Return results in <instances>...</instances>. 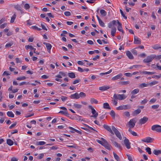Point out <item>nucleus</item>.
<instances>
[{"instance_id":"obj_1","label":"nucleus","mask_w":161,"mask_h":161,"mask_svg":"<svg viewBox=\"0 0 161 161\" xmlns=\"http://www.w3.org/2000/svg\"><path fill=\"white\" fill-rule=\"evenodd\" d=\"M126 97V96L124 94H114L113 96V98L117 99V100H122L125 99Z\"/></svg>"},{"instance_id":"obj_2","label":"nucleus","mask_w":161,"mask_h":161,"mask_svg":"<svg viewBox=\"0 0 161 161\" xmlns=\"http://www.w3.org/2000/svg\"><path fill=\"white\" fill-rule=\"evenodd\" d=\"M136 122V121L135 119H131L127 123V125L129 127V129H131V128L134 127Z\"/></svg>"},{"instance_id":"obj_3","label":"nucleus","mask_w":161,"mask_h":161,"mask_svg":"<svg viewBox=\"0 0 161 161\" xmlns=\"http://www.w3.org/2000/svg\"><path fill=\"white\" fill-rule=\"evenodd\" d=\"M151 130L158 132H161V126L158 125H154L152 126Z\"/></svg>"},{"instance_id":"obj_4","label":"nucleus","mask_w":161,"mask_h":161,"mask_svg":"<svg viewBox=\"0 0 161 161\" xmlns=\"http://www.w3.org/2000/svg\"><path fill=\"white\" fill-rule=\"evenodd\" d=\"M101 139L104 141V142L102 146H104L106 149L109 150H110L111 147H112L111 145L109 144L106 140L103 138H101Z\"/></svg>"},{"instance_id":"obj_5","label":"nucleus","mask_w":161,"mask_h":161,"mask_svg":"<svg viewBox=\"0 0 161 161\" xmlns=\"http://www.w3.org/2000/svg\"><path fill=\"white\" fill-rule=\"evenodd\" d=\"M88 108L91 110V112L92 114V116H91L92 117H94L96 118L98 115V113L96 112L95 110L93 108V107L91 105H89L88 106Z\"/></svg>"},{"instance_id":"obj_6","label":"nucleus","mask_w":161,"mask_h":161,"mask_svg":"<svg viewBox=\"0 0 161 161\" xmlns=\"http://www.w3.org/2000/svg\"><path fill=\"white\" fill-rule=\"evenodd\" d=\"M155 56V55H151L148 56L146 58L144 59L143 61L145 63H148L151 62L153 59H154Z\"/></svg>"},{"instance_id":"obj_7","label":"nucleus","mask_w":161,"mask_h":161,"mask_svg":"<svg viewBox=\"0 0 161 161\" xmlns=\"http://www.w3.org/2000/svg\"><path fill=\"white\" fill-rule=\"evenodd\" d=\"M124 142L126 148L128 149H130V143L128 139L125 138L124 141Z\"/></svg>"},{"instance_id":"obj_8","label":"nucleus","mask_w":161,"mask_h":161,"mask_svg":"<svg viewBox=\"0 0 161 161\" xmlns=\"http://www.w3.org/2000/svg\"><path fill=\"white\" fill-rule=\"evenodd\" d=\"M148 118L146 117H144L143 118L141 119L139 121V123L141 124H145L147 121Z\"/></svg>"},{"instance_id":"obj_9","label":"nucleus","mask_w":161,"mask_h":161,"mask_svg":"<svg viewBox=\"0 0 161 161\" xmlns=\"http://www.w3.org/2000/svg\"><path fill=\"white\" fill-rule=\"evenodd\" d=\"M103 127L104 129H105L107 131L110 132L112 134H114V132L112 131L110 127L104 124L103 125Z\"/></svg>"},{"instance_id":"obj_10","label":"nucleus","mask_w":161,"mask_h":161,"mask_svg":"<svg viewBox=\"0 0 161 161\" xmlns=\"http://www.w3.org/2000/svg\"><path fill=\"white\" fill-rule=\"evenodd\" d=\"M153 139V138L150 137H147L145 139H142V141L143 142H144L147 143H150L152 142V141Z\"/></svg>"},{"instance_id":"obj_11","label":"nucleus","mask_w":161,"mask_h":161,"mask_svg":"<svg viewBox=\"0 0 161 161\" xmlns=\"http://www.w3.org/2000/svg\"><path fill=\"white\" fill-rule=\"evenodd\" d=\"M117 23L118 25L117 27L118 30L122 32L123 34H124V31L122 29V24H121L119 22L118 20H117Z\"/></svg>"},{"instance_id":"obj_12","label":"nucleus","mask_w":161,"mask_h":161,"mask_svg":"<svg viewBox=\"0 0 161 161\" xmlns=\"http://www.w3.org/2000/svg\"><path fill=\"white\" fill-rule=\"evenodd\" d=\"M69 97L71 99H78L80 98L79 94L77 93H75L74 94L71 95Z\"/></svg>"},{"instance_id":"obj_13","label":"nucleus","mask_w":161,"mask_h":161,"mask_svg":"<svg viewBox=\"0 0 161 161\" xmlns=\"http://www.w3.org/2000/svg\"><path fill=\"white\" fill-rule=\"evenodd\" d=\"M134 43L136 44H141V41L140 39L135 36H134Z\"/></svg>"},{"instance_id":"obj_14","label":"nucleus","mask_w":161,"mask_h":161,"mask_svg":"<svg viewBox=\"0 0 161 161\" xmlns=\"http://www.w3.org/2000/svg\"><path fill=\"white\" fill-rule=\"evenodd\" d=\"M14 8L18 11H19L21 14L24 13L21 7L18 4L15 5L14 6Z\"/></svg>"},{"instance_id":"obj_15","label":"nucleus","mask_w":161,"mask_h":161,"mask_svg":"<svg viewBox=\"0 0 161 161\" xmlns=\"http://www.w3.org/2000/svg\"><path fill=\"white\" fill-rule=\"evenodd\" d=\"M126 54L128 57L130 59H133L134 58V57L131 53V52L129 51H128L126 52Z\"/></svg>"},{"instance_id":"obj_16","label":"nucleus","mask_w":161,"mask_h":161,"mask_svg":"<svg viewBox=\"0 0 161 161\" xmlns=\"http://www.w3.org/2000/svg\"><path fill=\"white\" fill-rule=\"evenodd\" d=\"M123 75L122 74H119L113 77L112 78L113 80H115L121 78Z\"/></svg>"},{"instance_id":"obj_17","label":"nucleus","mask_w":161,"mask_h":161,"mask_svg":"<svg viewBox=\"0 0 161 161\" xmlns=\"http://www.w3.org/2000/svg\"><path fill=\"white\" fill-rule=\"evenodd\" d=\"M112 142L113 144L116 147H117L119 149L121 148V146L120 145L116 142L112 140Z\"/></svg>"},{"instance_id":"obj_18","label":"nucleus","mask_w":161,"mask_h":161,"mask_svg":"<svg viewBox=\"0 0 161 161\" xmlns=\"http://www.w3.org/2000/svg\"><path fill=\"white\" fill-rule=\"evenodd\" d=\"M110 88L108 86H103L99 87V90L102 91H104L109 89Z\"/></svg>"},{"instance_id":"obj_19","label":"nucleus","mask_w":161,"mask_h":161,"mask_svg":"<svg viewBox=\"0 0 161 161\" xmlns=\"http://www.w3.org/2000/svg\"><path fill=\"white\" fill-rule=\"evenodd\" d=\"M141 112V110L140 109H138L135 110L133 113V116H135L139 114Z\"/></svg>"},{"instance_id":"obj_20","label":"nucleus","mask_w":161,"mask_h":161,"mask_svg":"<svg viewBox=\"0 0 161 161\" xmlns=\"http://www.w3.org/2000/svg\"><path fill=\"white\" fill-rule=\"evenodd\" d=\"M103 108L105 109H111V108L109 106L108 103H103Z\"/></svg>"},{"instance_id":"obj_21","label":"nucleus","mask_w":161,"mask_h":161,"mask_svg":"<svg viewBox=\"0 0 161 161\" xmlns=\"http://www.w3.org/2000/svg\"><path fill=\"white\" fill-rule=\"evenodd\" d=\"M68 75L69 77L71 78H74L76 77L75 74L73 72L69 73Z\"/></svg>"},{"instance_id":"obj_22","label":"nucleus","mask_w":161,"mask_h":161,"mask_svg":"<svg viewBox=\"0 0 161 161\" xmlns=\"http://www.w3.org/2000/svg\"><path fill=\"white\" fill-rule=\"evenodd\" d=\"M153 153L155 155H158L159 154H161V151L160 150L155 149L153 151Z\"/></svg>"},{"instance_id":"obj_23","label":"nucleus","mask_w":161,"mask_h":161,"mask_svg":"<svg viewBox=\"0 0 161 161\" xmlns=\"http://www.w3.org/2000/svg\"><path fill=\"white\" fill-rule=\"evenodd\" d=\"M100 13L103 17L106 16L107 14V13L106 11L103 9L100 10Z\"/></svg>"},{"instance_id":"obj_24","label":"nucleus","mask_w":161,"mask_h":161,"mask_svg":"<svg viewBox=\"0 0 161 161\" xmlns=\"http://www.w3.org/2000/svg\"><path fill=\"white\" fill-rule=\"evenodd\" d=\"M7 114L9 117L12 118L14 117V114L12 111H8L7 112Z\"/></svg>"},{"instance_id":"obj_25","label":"nucleus","mask_w":161,"mask_h":161,"mask_svg":"<svg viewBox=\"0 0 161 161\" xmlns=\"http://www.w3.org/2000/svg\"><path fill=\"white\" fill-rule=\"evenodd\" d=\"M139 91V90L138 88H137L132 91L131 92V93L132 95H135L138 93Z\"/></svg>"},{"instance_id":"obj_26","label":"nucleus","mask_w":161,"mask_h":161,"mask_svg":"<svg viewBox=\"0 0 161 161\" xmlns=\"http://www.w3.org/2000/svg\"><path fill=\"white\" fill-rule=\"evenodd\" d=\"M125 106L124 105L120 106L116 108L117 110H126Z\"/></svg>"},{"instance_id":"obj_27","label":"nucleus","mask_w":161,"mask_h":161,"mask_svg":"<svg viewBox=\"0 0 161 161\" xmlns=\"http://www.w3.org/2000/svg\"><path fill=\"white\" fill-rule=\"evenodd\" d=\"M16 15L15 13H14L13 16L11 17L10 20V23H13L14 22V21L16 18Z\"/></svg>"},{"instance_id":"obj_28","label":"nucleus","mask_w":161,"mask_h":161,"mask_svg":"<svg viewBox=\"0 0 161 161\" xmlns=\"http://www.w3.org/2000/svg\"><path fill=\"white\" fill-rule=\"evenodd\" d=\"M113 154L115 159L117 161H120V158H119L118 156L114 152H113Z\"/></svg>"},{"instance_id":"obj_29","label":"nucleus","mask_w":161,"mask_h":161,"mask_svg":"<svg viewBox=\"0 0 161 161\" xmlns=\"http://www.w3.org/2000/svg\"><path fill=\"white\" fill-rule=\"evenodd\" d=\"M116 136L120 139L121 140L122 137L121 136L119 131L115 133Z\"/></svg>"},{"instance_id":"obj_30","label":"nucleus","mask_w":161,"mask_h":161,"mask_svg":"<svg viewBox=\"0 0 161 161\" xmlns=\"http://www.w3.org/2000/svg\"><path fill=\"white\" fill-rule=\"evenodd\" d=\"M7 144L9 146H12L14 144L13 142L10 139L7 140Z\"/></svg>"},{"instance_id":"obj_31","label":"nucleus","mask_w":161,"mask_h":161,"mask_svg":"<svg viewBox=\"0 0 161 161\" xmlns=\"http://www.w3.org/2000/svg\"><path fill=\"white\" fill-rule=\"evenodd\" d=\"M90 102L92 104L94 103L97 104L98 103V101L96 99L94 98H92L90 99Z\"/></svg>"},{"instance_id":"obj_32","label":"nucleus","mask_w":161,"mask_h":161,"mask_svg":"<svg viewBox=\"0 0 161 161\" xmlns=\"http://www.w3.org/2000/svg\"><path fill=\"white\" fill-rule=\"evenodd\" d=\"M68 128H69V129H70V130H74L76 132H77V133L80 134H82V132L80 131H79L74 128H73L71 127H70V126H69L68 127Z\"/></svg>"},{"instance_id":"obj_33","label":"nucleus","mask_w":161,"mask_h":161,"mask_svg":"<svg viewBox=\"0 0 161 161\" xmlns=\"http://www.w3.org/2000/svg\"><path fill=\"white\" fill-rule=\"evenodd\" d=\"M68 128H69V129H70V130H74L76 132H77V133L80 134H82V132L80 131H79L74 128H73L71 127H70V126H69L68 127Z\"/></svg>"},{"instance_id":"obj_34","label":"nucleus","mask_w":161,"mask_h":161,"mask_svg":"<svg viewBox=\"0 0 161 161\" xmlns=\"http://www.w3.org/2000/svg\"><path fill=\"white\" fill-rule=\"evenodd\" d=\"M116 28H112L111 31V34L112 36H115V33L116 32Z\"/></svg>"},{"instance_id":"obj_35","label":"nucleus","mask_w":161,"mask_h":161,"mask_svg":"<svg viewBox=\"0 0 161 161\" xmlns=\"http://www.w3.org/2000/svg\"><path fill=\"white\" fill-rule=\"evenodd\" d=\"M46 47L48 52L50 53V50L52 48V45L50 43H49Z\"/></svg>"},{"instance_id":"obj_36","label":"nucleus","mask_w":161,"mask_h":161,"mask_svg":"<svg viewBox=\"0 0 161 161\" xmlns=\"http://www.w3.org/2000/svg\"><path fill=\"white\" fill-rule=\"evenodd\" d=\"M128 131L133 136H137L136 133L131 130V129H129Z\"/></svg>"},{"instance_id":"obj_37","label":"nucleus","mask_w":161,"mask_h":161,"mask_svg":"<svg viewBox=\"0 0 161 161\" xmlns=\"http://www.w3.org/2000/svg\"><path fill=\"white\" fill-rule=\"evenodd\" d=\"M142 73L143 74H148V75H152L154 74H155V72H147L146 71H143Z\"/></svg>"},{"instance_id":"obj_38","label":"nucleus","mask_w":161,"mask_h":161,"mask_svg":"<svg viewBox=\"0 0 161 161\" xmlns=\"http://www.w3.org/2000/svg\"><path fill=\"white\" fill-rule=\"evenodd\" d=\"M158 81H153L149 83V85L150 86H152L153 85H156L158 83Z\"/></svg>"},{"instance_id":"obj_39","label":"nucleus","mask_w":161,"mask_h":161,"mask_svg":"<svg viewBox=\"0 0 161 161\" xmlns=\"http://www.w3.org/2000/svg\"><path fill=\"white\" fill-rule=\"evenodd\" d=\"M25 47L26 50H28V49H30L31 50H32L33 49H34V48L31 45H26Z\"/></svg>"},{"instance_id":"obj_40","label":"nucleus","mask_w":161,"mask_h":161,"mask_svg":"<svg viewBox=\"0 0 161 161\" xmlns=\"http://www.w3.org/2000/svg\"><path fill=\"white\" fill-rule=\"evenodd\" d=\"M119 83L121 84L122 85H126L130 83V81H121L119 82Z\"/></svg>"},{"instance_id":"obj_41","label":"nucleus","mask_w":161,"mask_h":161,"mask_svg":"<svg viewBox=\"0 0 161 161\" xmlns=\"http://www.w3.org/2000/svg\"><path fill=\"white\" fill-rule=\"evenodd\" d=\"M74 106L75 108H80L82 107V105H81L76 103H74Z\"/></svg>"},{"instance_id":"obj_42","label":"nucleus","mask_w":161,"mask_h":161,"mask_svg":"<svg viewBox=\"0 0 161 161\" xmlns=\"http://www.w3.org/2000/svg\"><path fill=\"white\" fill-rule=\"evenodd\" d=\"M152 47L153 49L156 50H157L159 48H161V47L158 45H154Z\"/></svg>"},{"instance_id":"obj_43","label":"nucleus","mask_w":161,"mask_h":161,"mask_svg":"<svg viewBox=\"0 0 161 161\" xmlns=\"http://www.w3.org/2000/svg\"><path fill=\"white\" fill-rule=\"evenodd\" d=\"M148 85H149V84H146L145 83H143L141 84L140 85V87L141 88H143V87H147Z\"/></svg>"},{"instance_id":"obj_44","label":"nucleus","mask_w":161,"mask_h":161,"mask_svg":"<svg viewBox=\"0 0 161 161\" xmlns=\"http://www.w3.org/2000/svg\"><path fill=\"white\" fill-rule=\"evenodd\" d=\"M110 114L113 118H115V114L114 111V110H111L110 112Z\"/></svg>"},{"instance_id":"obj_45","label":"nucleus","mask_w":161,"mask_h":161,"mask_svg":"<svg viewBox=\"0 0 161 161\" xmlns=\"http://www.w3.org/2000/svg\"><path fill=\"white\" fill-rule=\"evenodd\" d=\"M79 94L80 97H85L86 96V94L85 93L83 92H80Z\"/></svg>"},{"instance_id":"obj_46","label":"nucleus","mask_w":161,"mask_h":161,"mask_svg":"<svg viewBox=\"0 0 161 161\" xmlns=\"http://www.w3.org/2000/svg\"><path fill=\"white\" fill-rule=\"evenodd\" d=\"M130 114L129 112L126 111L123 113V116L129 117L130 116Z\"/></svg>"},{"instance_id":"obj_47","label":"nucleus","mask_w":161,"mask_h":161,"mask_svg":"<svg viewBox=\"0 0 161 161\" xmlns=\"http://www.w3.org/2000/svg\"><path fill=\"white\" fill-rule=\"evenodd\" d=\"M159 107V105L158 104L154 105L152 106V108L153 109H156Z\"/></svg>"},{"instance_id":"obj_48","label":"nucleus","mask_w":161,"mask_h":161,"mask_svg":"<svg viewBox=\"0 0 161 161\" xmlns=\"http://www.w3.org/2000/svg\"><path fill=\"white\" fill-rule=\"evenodd\" d=\"M146 152H147L149 154H151V148L150 147H146Z\"/></svg>"},{"instance_id":"obj_49","label":"nucleus","mask_w":161,"mask_h":161,"mask_svg":"<svg viewBox=\"0 0 161 161\" xmlns=\"http://www.w3.org/2000/svg\"><path fill=\"white\" fill-rule=\"evenodd\" d=\"M26 79L25 77L23 76L21 77H18L16 79L18 80H24Z\"/></svg>"},{"instance_id":"obj_50","label":"nucleus","mask_w":161,"mask_h":161,"mask_svg":"<svg viewBox=\"0 0 161 161\" xmlns=\"http://www.w3.org/2000/svg\"><path fill=\"white\" fill-rule=\"evenodd\" d=\"M24 7L25 9H29L30 8V6L28 3H25L24 6Z\"/></svg>"},{"instance_id":"obj_51","label":"nucleus","mask_w":161,"mask_h":161,"mask_svg":"<svg viewBox=\"0 0 161 161\" xmlns=\"http://www.w3.org/2000/svg\"><path fill=\"white\" fill-rule=\"evenodd\" d=\"M13 45V43L12 42L10 43H8L5 45V47L6 48H9V47H11Z\"/></svg>"},{"instance_id":"obj_52","label":"nucleus","mask_w":161,"mask_h":161,"mask_svg":"<svg viewBox=\"0 0 161 161\" xmlns=\"http://www.w3.org/2000/svg\"><path fill=\"white\" fill-rule=\"evenodd\" d=\"M147 99H145L141 102V104L142 105L145 104L147 102Z\"/></svg>"},{"instance_id":"obj_53","label":"nucleus","mask_w":161,"mask_h":161,"mask_svg":"<svg viewBox=\"0 0 161 161\" xmlns=\"http://www.w3.org/2000/svg\"><path fill=\"white\" fill-rule=\"evenodd\" d=\"M99 24V25L100 26H102V27H104V23L103 22V21L101 19L98 21Z\"/></svg>"},{"instance_id":"obj_54","label":"nucleus","mask_w":161,"mask_h":161,"mask_svg":"<svg viewBox=\"0 0 161 161\" xmlns=\"http://www.w3.org/2000/svg\"><path fill=\"white\" fill-rule=\"evenodd\" d=\"M112 101L113 102V104L115 106L117 105V99H114L112 100Z\"/></svg>"},{"instance_id":"obj_55","label":"nucleus","mask_w":161,"mask_h":161,"mask_svg":"<svg viewBox=\"0 0 161 161\" xmlns=\"http://www.w3.org/2000/svg\"><path fill=\"white\" fill-rule=\"evenodd\" d=\"M156 101V98H152V99H151L150 100L149 103H154Z\"/></svg>"},{"instance_id":"obj_56","label":"nucleus","mask_w":161,"mask_h":161,"mask_svg":"<svg viewBox=\"0 0 161 161\" xmlns=\"http://www.w3.org/2000/svg\"><path fill=\"white\" fill-rule=\"evenodd\" d=\"M120 13L122 15V16L123 17H124V18L125 19H127V17L126 16H125L124 14L123 11H122V10L121 9H120Z\"/></svg>"},{"instance_id":"obj_57","label":"nucleus","mask_w":161,"mask_h":161,"mask_svg":"<svg viewBox=\"0 0 161 161\" xmlns=\"http://www.w3.org/2000/svg\"><path fill=\"white\" fill-rule=\"evenodd\" d=\"M16 122H14L13 124L11 125L9 127L10 129H11L15 126L16 125Z\"/></svg>"},{"instance_id":"obj_58","label":"nucleus","mask_w":161,"mask_h":161,"mask_svg":"<svg viewBox=\"0 0 161 161\" xmlns=\"http://www.w3.org/2000/svg\"><path fill=\"white\" fill-rule=\"evenodd\" d=\"M46 144V142L43 141H41L37 143V145H43Z\"/></svg>"},{"instance_id":"obj_59","label":"nucleus","mask_w":161,"mask_h":161,"mask_svg":"<svg viewBox=\"0 0 161 161\" xmlns=\"http://www.w3.org/2000/svg\"><path fill=\"white\" fill-rule=\"evenodd\" d=\"M112 130L114 131V133H116L118 131L114 126H112Z\"/></svg>"},{"instance_id":"obj_60","label":"nucleus","mask_w":161,"mask_h":161,"mask_svg":"<svg viewBox=\"0 0 161 161\" xmlns=\"http://www.w3.org/2000/svg\"><path fill=\"white\" fill-rule=\"evenodd\" d=\"M112 130L114 131V133H116L118 131L114 126H112Z\"/></svg>"},{"instance_id":"obj_61","label":"nucleus","mask_w":161,"mask_h":161,"mask_svg":"<svg viewBox=\"0 0 161 161\" xmlns=\"http://www.w3.org/2000/svg\"><path fill=\"white\" fill-rule=\"evenodd\" d=\"M135 49L136 48H135L134 49H133L131 50V52L134 55H136L137 54V51L135 50Z\"/></svg>"},{"instance_id":"obj_62","label":"nucleus","mask_w":161,"mask_h":161,"mask_svg":"<svg viewBox=\"0 0 161 161\" xmlns=\"http://www.w3.org/2000/svg\"><path fill=\"white\" fill-rule=\"evenodd\" d=\"M64 15L66 16H69L71 15L70 12L69 11H66L64 13Z\"/></svg>"},{"instance_id":"obj_63","label":"nucleus","mask_w":161,"mask_h":161,"mask_svg":"<svg viewBox=\"0 0 161 161\" xmlns=\"http://www.w3.org/2000/svg\"><path fill=\"white\" fill-rule=\"evenodd\" d=\"M7 25V24L6 23H4L0 26V28L1 29H3Z\"/></svg>"},{"instance_id":"obj_64","label":"nucleus","mask_w":161,"mask_h":161,"mask_svg":"<svg viewBox=\"0 0 161 161\" xmlns=\"http://www.w3.org/2000/svg\"><path fill=\"white\" fill-rule=\"evenodd\" d=\"M126 155L128 159L130 161H133V160L132 159V158L131 156L128 154Z\"/></svg>"}]
</instances>
